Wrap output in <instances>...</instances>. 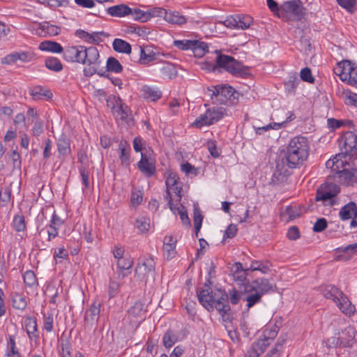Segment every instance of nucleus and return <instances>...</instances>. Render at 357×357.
<instances>
[{
	"mask_svg": "<svg viewBox=\"0 0 357 357\" xmlns=\"http://www.w3.org/2000/svg\"><path fill=\"white\" fill-rule=\"evenodd\" d=\"M309 155V142L303 136L292 138L286 149L281 153V165L291 169L299 167Z\"/></svg>",
	"mask_w": 357,
	"mask_h": 357,
	"instance_id": "f257e3e1",
	"label": "nucleus"
},
{
	"mask_svg": "<svg viewBox=\"0 0 357 357\" xmlns=\"http://www.w3.org/2000/svg\"><path fill=\"white\" fill-rule=\"evenodd\" d=\"M63 57L67 62L93 66L92 67H98L101 63L99 52L94 46H67L63 49Z\"/></svg>",
	"mask_w": 357,
	"mask_h": 357,
	"instance_id": "f03ea898",
	"label": "nucleus"
},
{
	"mask_svg": "<svg viewBox=\"0 0 357 357\" xmlns=\"http://www.w3.org/2000/svg\"><path fill=\"white\" fill-rule=\"evenodd\" d=\"M215 52L217 56L213 70H215L216 68H222L232 75L240 77H247L250 75L249 67L244 66L233 56L222 54L218 50Z\"/></svg>",
	"mask_w": 357,
	"mask_h": 357,
	"instance_id": "7ed1b4c3",
	"label": "nucleus"
},
{
	"mask_svg": "<svg viewBox=\"0 0 357 357\" xmlns=\"http://www.w3.org/2000/svg\"><path fill=\"white\" fill-rule=\"evenodd\" d=\"M207 93L213 102L221 105H235L238 102V93L227 84L211 86L208 88Z\"/></svg>",
	"mask_w": 357,
	"mask_h": 357,
	"instance_id": "20e7f679",
	"label": "nucleus"
},
{
	"mask_svg": "<svg viewBox=\"0 0 357 357\" xmlns=\"http://www.w3.org/2000/svg\"><path fill=\"white\" fill-rule=\"evenodd\" d=\"M340 192L337 184L326 181L317 189L314 200L321 202L325 206L332 207L337 204V196Z\"/></svg>",
	"mask_w": 357,
	"mask_h": 357,
	"instance_id": "39448f33",
	"label": "nucleus"
},
{
	"mask_svg": "<svg viewBox=\"0 0 357 357\" xmlns=\"http://www.w3.org/2000/svg\"><path fill=\"white\" fill-rule=\"evenodd\" d=\"M278 333V330L276 326L266 328L264 331L261 337L252 343L244 357H259L266 351L271 342L276 337Z\"/></svg>",
	"mask_w": 357,
	"mask_h": 357,
	"instance_id": "423d86ee",
	"label": "nucleus"
},
{
	"mask_svg": "<svg viewBox=\"0 0 357 357\" xmlns=\"http://www.w3.org/2000/svg\"><path fill=\"white\" fill-rule=\"evenodd\" d=\"M305 15V8L300 0H290L282 4L280 17L285 21H300Z\"/></svg>",
	"mask_w": 357,
	"mask_h": 357,
	"instance_id": "0eeeda50",
	"label": "nucleus"
},
{
	"mask_svg": "<svg viewBox=\"0 0 357 357\" xmlns=\"http://www.w3.org/2000/svg\"><path fill=\"white\" fill-rule=\"evenodd\" d=\"M335 70L342 82H347L351 86L357 84V65L354 62L343 60L338 63Z\"/></svg>",
	"mask_w": 357,
	"mask_h": 357,
	"instance_id": "6e6552de",
	"label": "nucleus"
},
{
	"mask_svg": "<svg viewBox=\"0 0 357 357\" xmlns=\"http://www.w3.org/2000/svg\"><path fill=\"white\" fill-rule=\"evenodd\" d=\"M214 307L225 321H231L229 294L225 290L217 289L215 291Z\"/></svg>",
	"mask_w": 357,
	"mask_h": 357,
	"instance_id": "1a4fd4ad",
	"label": "nucleus"
},
{
	"mask_svg": "<svg viewBox=\"0 0 357 357\" xmlns=\"http://www.w3.org/2000/svg\"><path fill=\"white\" fill-rule=\"evenodd\" d=\"M155 265L151 257L139 258L135 268V275L140 280L146 282L149 277L154 278Z\"/></svg>",
	"mask_w": 357,
	"mask_h": 357,
	"instance_id": "9d476101",
	"label": "nucleus"
},
{
	"mask_svg": "<svg viewBox=\"0 0 357 357\" xmlns=\"http://www.w3.org/2000/svg\"><path fill=\"white\" fill-rule=\"evenodd\" d=\"M155 158L151 156V153H141V159L137 162L139 170L146 177L150 178L156 174Z\"/></svg>",
	"mask_w": 357,
	"mask_h": 357,
	"instance_id": "9b49d317",
	"label": "nucleus"
},
{
	"mask_svg": "<svg viewBox=\"0 0 357 357\" xmlns=\"http://www.w3.org/2000/svg\"><path fill=\"white\" fill-rule=\"evenodd\" d=\"M197 295L199 302L204 308L208 311L213 310L215 291H212L208 284H204L203 287L197 288Z\"/></svg>",
	"mask_w": 357,
	"mask_h": 357,
	"instance_id": "f8f14e48",
	"label": "nucleus"
},
{
	"mask_svg": "<svg viewBox=\"0 0 357 357\" xmlns=\"http://www.w3.org/2000/svg\"><path fill=\"white\" fill-rule=\"evenodd\" d=\"M344 142L342 153L348 155H354L357 152V131H347L342 137Z\"/></svg>",
	"mask_w": 357,
	"mask_h": 357,
	"instance_id": "ddd939ff",
	"label": "nucleus"
},
{
	"mask_svg": "<svg viewBox=\"0 0 357 357\" xmlns=\"http://www.w3.org/2000/svg\"><path fill=\"white\" fill-rule=\"evenodd\" d=\"M251 287V289L257 291L261 296L264 294L274 292L276 285L271 282L268 279L261 278L253 280L251 282H246Z\"/></svg>",
	"mask_w": 357,
	"mask_h": 357,
	"instance_id": "4468645a",
	"label": "nucleus"
},
{
	"mask_svg": "<svg viewBox=\"0 0 357 357\" xmlns=\"http://www.w3.org/2000/svg\"><path fill=\"white\" fill-rule=\"evenodd\" d=\"M243 301L246 302L248 309L261 302L262 296L255 290L251 289L248 284H243Z\"/></svg>",
	"mask_w": 357,
	"mask_h": 357,
	"instance_id": "2eb2a0df",
	"label": "nucleus"
},
{
	"mask_svg": "<svg viewBox=\"0 0 357 357\" xmlns=\"http://www.w3.org/2000/svg\"><path fill=\"white\" fill-rule=\"evenodd\" d=\"M70 142V138L65 133H62L56 139L59 158H65L71 153Z\"/></svg>",
	"mask_w": 357,
	"mask_h": 357,
	"instance_id": "dca6fc26",
	"label": "nucleus"
},
{
	"mask_svg": "<svg viewBox=\"0 0 357 357\" xmlns=\"http://www.w3.org/2000/svg\"><path fill=\"white\" fill-rule=\"evenodd\" d=\"M114 100L116 104V107L118 108L117 112L119 115H120V118L121 120L126 121L127 123H129L130 121H132V119L130 117V108L123 102L121 98L119 96H109L107 98V105H109V102Z\"/></svg>",
	"mask_w": 357,
	"mask_h": 357,
	"instance_id": "f3484780",
	"label": "nucleus"
},
{
	"mask_svg": "<svg viewBox=\"0 0 357 357\" xmlns=\"http://www.w3.org/2000/svg\"><path fill=\"white\" fill-rule=\"evenodd\" d=\"M101 305L100 301H94L90 305L89 309L84 313V321L89 323L91 326L94 321H97L99 319Z\"/></svg>",
	"mask_w": 357,
	"mask_h": 357,
	"instance_id": "a211bd4d",
	"label": "nucleus"
},
{
	"mask_svg": "<svg viewBox=\"0 0 357 357\" xmlns=\"http://www.w3.org/2000/svg\"><path fill=\"white\" fill-rule=\"evenodd\" d=\"M338 177L340 182L346 186L357 184V168L351 170L344 169L342 171H338Z\"/></svg>",
	"mask_w": 357,
	"mask_h": 357,
	"instance_id": "6ab92c4d",
	"label": "nucleus"
},
{
	"mask_svg": "<svg viewBox=\"0 0 357 357\" xmlns=\"http://www.w3.org/2000/svg\"><path fill=\"white\" fill-rule=\"evenodd\" d=\"M177 240L172 236H166L163 240L164 256L167 260H171L176 257V245Z\"/></svg>",
	"mask_w": 357,
	"mask_h": 357,
	"instance_id": "aec40b11",
	"label": "nucleus"
},
{
	"mask_svg": "<svg viewBox=\"0 0 357 357\" xmlns=\"http://www.w3.org/2000/svg\"><path fill=\"white\" fill-rule=\"evenodd\" d=\"M119 159L123 166L128 168L130 165L131 148L126 140H121L119 144Z\"/></svg>",
	"mask_w": 357,
	"mask_h": 357,
	"instance_id": "412c9836",
	"label": "nucleus"
},
{
	"mask_svg": "<svg viewBox=\"0 0 357 357\" xmlns=\"http://www.w3.org/2000/svg\"><path fill=\"white\" fill-rule=\"evenodd\" d=\"M356 213V203L351 201L340 208L339 211V217L341 220L346 221L353 219Z\"/></svg>",
	"mask_w": 357,
	"mask_h": 357,
	"instance_id": "4be33fe9",
	"label": "nucleus"
},
{
	"mask_svg": "<svg viewBox=\"0 0 357 357\" xmlns=\"http://www.w3.org/2000/svg\"><path fill=\"white\" fill-rule=\"evenodd\" d=\"M340 310L347 316L351 317L355 312L356 308L347 296L343 293L339 301L335 303Z\"/></svg>",
	"mask_w": 357,
	"mask_h": 357,
	"instance_id": "5701e85b",
	"label": "nucleus"
},
{
	"mask_svg": "<svg viewBox=\"0 0 357 357\" xmlns=\"http://www.w3.org/2000/svg\"><path fill=\"white\" fill-rule=\"evenodd\" d=\"M107 13L112 17H124L130 16L131 8L124 3L115 5L107 9Z\"/></svg>",
	"mask_w": 357,
	"mask_h": 357,
	"instance_id": "b1692460",
	"label": "nucleus"
},
{
	"mask_svg": "<svg viewBox=\"0 0 357 357\" xmlns=\"http://www.w3.org/2000/svg\"><path fill=\"white\" fill-rule=\"evenodd\" d=\"M354 330L351 327L345 328L339 333L341 347H351L354 342Z\"/></svg>",
	"mask_w": 357,
	"mask_h": 357,
	"instance_id": "393cba45",
	"label": "nucleus"
},
{
	"mask_svg": "<svg viewBox=\"0 0 357 357\" xmlns=\"http://www.w3.org/2000/svg\"><path fill=\"white\" fill-rule=\"evenodd\" d=\"M137 56H139L137 62L143 65H146L150 62L155 61L157 58L156 54L154 52L150 50H146L142 47H139L137 49V52L135 59H137Z\"/></svg>",
	"mask_w": 357,
	"mask_h": 357,
	"instance_id": "a878e982",
	"label": "nucleus"
},
{
	"mask_svg": "<svg viewBox=\"0 0 357 357\" xmlns=\"http://www.w3.org/2000/svg\"><path fill=\"white\" fill-rule=\"evenodd\" d=\"M30 95L34 100H40L43 99L50 100L53 96L50 89H45L41 86H36L31 89Z\"/></svg>",
	"mask_w": 357,
	"mask_h": 357,
	"instance_id": "bb28decb",
	"label": "nucleus"
},
{
	"mask_svg": "<svg viewBox=\"0 0 357 357\" xmlns=\"http://www.w3.org/2000/svg\"><path fill=\"white\" fill-rule=\"evenodd\" d=\"M133 266V260L130 257L119 259L117 260V268L119 269V276L122 278L130 274V269Z\"/></svg>",
	"mask_w": 357,
	"mask_h": 357,
	"instance_id": "cd10ccee",
	"label": "nucleus"
},
{
	"mask_svg": "<svg viewBox=\"0 0 357 357\" xmlns=\"http://www.w3.org/2000/svg\"><path fill=\"white\" fill-rule=\"evenodd\" d=\"M324 296L327 299L333 300L335 303L339 301L343 292L335 285L328 284L321 289Z\"/></svg>",
	"mask_w": 357,
	"mask_h": 357,
	"instance_id": "c85d7f7f",
	"label": "nucleus"
},
{
	"mask_svg": "<svg viewBox=\"0 0 357 357\" xmlns=\"http://www.w3.org/2000/svg\"><path fill=\"white\" fill-rule=\"evenodd\" d=\"M141 91L144 98L150 99L152 101H156L162 97V92L157 87L144 85Z\"/></svg>",
	"mask_w": 357,
	"mask_h": 357,
	"instance_id": "c756f323",
	"label": "nucleus"
},
{
	"mask_svg": "<svg viewBox=\"0 0 357 357\" xmlns=\"http://www.w3.org/2000/svg\"><path fill=\"white\" fill-rule=\"evenodd\" d=\"M300 82L301 79L298 77L296 73L290 74L284 83L285 91L289 94L294 95L296 93V89Z\"/></svg>",
	"mask_w": 357,
	"mask_h": 357,
	"instance_id": "7c9ffc66",
	"label": "nucleus"
},
{
	"mask_svg": "<svg viewBox=\"0 0 357 357\" xmlns=\"http://www.w3.org/2000/svg\"><path fill=\"white\" fill-rule=\"evenodd\" d=\"M39 29L41 30L40 34L43 33V36H55L61 32V27L47 22L40 23Z\"/></svg>",
	"mask_w": 357,
	"mask_h": 357,
	"instance_id": "2f4dec72",
	"label": "nucleus"
},
{
	"mask_svg": "<svg viewBox=\"0 0 357 357\" xmlns=\"http://www.w3.org/2000/svg\"><path fill=\"white\" fill-rule=\"evenodd\" d=\"M165 20L171 24L182 25L186 23L187 19L178 11H168L165 15Z\"/></svg>",
	"mask_w": 357,
	"mask_h": 357,
	"instance_id": "473e14b6",
	"label": "nucleus"
},
{
	"mask_svg": "<svg viewBox=\"0 0 357 357\" xmlns=\"http://www.w3.org/2000/svg\"><path fill=\"white\" fill-rule=\"evenodd\" d=\"M39 49L42 51L51 52L54 53H61L63 51V47L57 42L45 40L39 45Z\"/></svg>",
	"mask_w": 357,
	"mask_h": 357,
	"instance_id": "72a5a7b5",
	"label": "nucleus"
},
{
	"mask_svg": "<svg viewBox=\"0 0 357 357\" xmlns=\"http://www.w3.org/2000/svg\"><path fill=\"white\" fill-rule=\"evenodd\" d=\"M113 49L119 53L130 54L132 47L129 43L121 39L116 38L114 40L112 43Z\"/></svg>",
	"mask_w": 357,
	"mask_h": 357,
	"instance_id": "f704fd0d",
	"label": "nucleus"
},
{
	"mask_svg": "<svg viewBox=\"0 0 357 357\" xmlns=\"http://www.w3.org/2000/svg\"><path fill=\"white\" fill-rule=\"evenodd\" d=\"M225 111V109L222 107H212L206 109V112L211 124L213 125L224 117Z\"/></svg>",
	"mask_w": 357,
	"mask_h": 357,
	"instance_id": "c9c22d12",
	"label": "nucleus"
},
{
	"mask_svg": "<svg viewBox=\"0 0 357 357\" xmlns=\"http://www.w3.org/2000/svg\"><path fill=\"white\" fill-rule=\"evenodd\" d=\"M233 268H235L233 273L234 280L242 282L241 285L245 284L244 282L246 280L247 271H249V269H244L241 262L235 263Z\"/></svg>",
	"mask_w": 357,
	"mask_h": 357,
	"instance_id": "e433bc0d",
	"label": "nucleus"
},
{
	"mask_svg": "<svg viewBox=\"0 0 357 357\" xmlns=\"http://www.w3.org/2000/svg\"><path fill=\"white\" fill-rule=\"evenodd\" d=\"M178 340V339L176 333L172 329H168L162 337L163 346L167 349H169L173 347Z\"/></svg>",
	"mask_w": 357,
	"mask_h": 357,
	"instance_id": "4c0bfd02",
	"label": "nucleus"
},
{
	"mask_svg": "<svg viewBox=\"0 0 357 357\" xmlns=\"http://www.w3.org/2000/svg\"><path fill=\"white\" fill-rule=\"evenodd\" d=\"M160 73L164 79H172L177 76L178 72L174 65L170 63H166L160 68Z\"/></svg>",
	"mask_w": 357,
	"mask_h": 357,
	"instance_id": "58836bf2",
	"label": "nucleus"
},
{
	"mask_svg": "<svg viewBox=\"0 0 357 357\" xmlns=\"http://www.w3.org/2000/svg\"><path fill=\"white\" fill-rule=\"evenodd\" d=\"M45 65L47 68L54 72H60L63 70V65L56 57L50 56L46 58Z\"/></svg>",
	"mask_w": 357,
	"mask_h": 357,
	"instance_id": "ea45409f",
	"label": "nucleus"
},
{
	"mask_svg": "<svg viewBox=\"0 0 357 357\" xmlns=\"http://www.w3.org/2000/svg\"><path fill=\"white\" fill-rule=\"evenodd\" d=\"M13 228L17 232L24 231L26 228L25 218L22 213L15 215L12 222Z\"/></svg>",
	"mask_w": 357,
	"mask_h": 357,
	"instance_id": "a19ab883",
	"label": "nucleus"
},
{
	"mask_svg": "<svg viewBox=\"0 0 357 357\" xmlns=\"http://www.w3.org/2000/svg\"><path fill=\"white\" fill-rule=\"evenodd\" d=\"M128 313L133 317H141L144 319L146 310L144 309V304L141 301H137L129 309Z\"/></svg>",
	"mask_w": 357,
	"mask_h": 357,
	"instance_id": "79ce46f5",
	"label": "nucleus"
},
{
	"mask_svg": "<svg viewBox=\"0 0 357 357\" xmlns=\"http://www.w3.org/2000/svg\"><path fill=\"white\" fill-rule=\"evenodd\" d=\"M243 284L239 287L238 290H237L235 288H233L232 289L229 290L228 294L229 300L230 301L231 304L236 305L239 303L240 301H243Z\"/></svg>",
	"mask_w": 357,
	"mask_h": 357,
	"instance_id": "37998d69",
	"label": "nucleus"
},
{
	"mask_svg": "<svg viewBox=\"0 0 357 357\" xmlns=\"http://www.w3.org/2000/svg\"><path fill=\"white\" fill-rule=\"evenodd\" d=\"M6 357H21V355L16 347L15 338L13 335H10L7 342Z\"/></svg>",
	"mask_w": 357,
	"mask_h": 357,
	"instance_id": "c03bdc74",
	"label": "nucleus"
},
{
	"mask_svg": "<svg viewBox=\"0 0 357 357\" xmlns=\"http://www.w3.org/2000/svg\"><path fill=\"white\" fill-rule=\"evenodd\" d=\"M134 225L139 232H146L150 228V219L149 218L140 216L135 220Z\"/></svg>",
	"mask_w": 357,
	"mask_h": 357,
	"instance_id": "a18cd8bd",
	"label": "nucleus"
},
{
	"mask_svg": "<svg viewBox=\"0 0 357 357\" xmlns=\"http://www.w3.org/2000/svg\"><path fill=\"white\" fill-rule=\"evenodd\" d=\"M107 70L115 73H119L123 71V66L120 62L114 57H109L106 65Z\"/></svg>",
	"mask_w": 357,
	"mask_h": 357,
	"instance_id": "49530a36",
	"label": "nucleus"
},
{
	"mask_svg": "<svg viewBox=\"0 0 357 357\" xmlns=\"http://www.w3.org/2000/svg\"><path fill=\"white\" fill-rule=\"evenodd\" d=\"M130 16H131L134 20L140 22H146L149 21L147 10L144 11L137 8H131Z\"/></svg>",
	"mask_w": 357,
	"mask_h": 357,
	"instance_id": "de8ad7c7",
	"label": "nucleus"
},
{
	"mask_svg": "<svg viewBox=\"0 0 357 357\" xmlns=\"http://www.w3.org/2000/svg\"><path fill=\"white\" fill-rule=\"evenodd\" d=\"M237 18V29H246L250 26L253 22V19L250 15H236Z\"/></svg>",
	"mask_w": 357,
	"mask_h": 357,
	"instance_id": "09e8293b",
	"label": "nucleus"
},
{
	"mask_svg": "<svg viewBox=\"0 0 357 357\" xmlns=\"http://www.w3.org/2000/svg\"><path fill=\"white\" fill-rule=\"evenodd\" d=\"M27 303L26 297L19 293H15L13 297V306L14 308L23 310L26 308Z\"/></svg>",
	"mask_w": 357,
	"mask_h": 357,
	"instance_id": "8fccbe9b",
	"label": "nucleus"
},
{
	"mask_svg": "<svg viewBox=\"0 0 357 357\" xmlns=\"http://www.w3.org/2000/svg\"><path fill=\"white\" fill-rule=\"evenodd\" d=\"M90 70V74L89 75H92L93 74H96L97 73L98 75H99L100 76H102V77H105L107 78H108L109 79L111 80L112 83L114 85V86H118L120 89L121 88V85H122V81L121 79L119 78H117V77H111L109 75H106V73L105 72H102V71H98L97 70V68L96 67H92L89 69Z\"/></svg>",
	"mask_w": 357,
	"mask_h": 357,
	"instance_id": "3c124183",
	"label": "nucleus"
},
{
	"mask_svg": "<svg viewBox=\"0 0 357 357\" xmlns=\"http://www.w3.org/2000/svg\"><path fill=\"white\" fill-rule=\"evenodd\" d=\"M174 45L181 50H192L193 48H195L196 43L191 40H177L174 41Z\"/></svg>",
	"mask_w": 357,
	"mask_h": 357,
	"instance_id": "603ef678",
	"label": "nucleus"
},
{
	"mask_svg": "<svg viewBox=\"0 0 357 357\" xmlns=\"http://www.w3.org/2000/svg\"><path fill=\"white\" fill-rule=\"evenodd\" d=\"M192 126L201 128L204 126H208L212 125L208 115L206 114V112L204 114L199 115L195 121L192 123Z\"/></svg>",
	"mask_w": 357,
	"mask_h": 357,
	"instance_id": "864d4df0",
	"label": "nucleus"
},
{
	"mask_svg": "<svg viewBox=\"0 0 357 357\" xmlns=\"http://www.w3.org/2000/svg\"><path fill=\"white\" fill-rule=\"evenodd\" d=\"M24 326L27 334L37 332L38 325L36 319L33 317H26L24 319Z\"/></svg>",
	"mask_w": 357,
	"mask_h": 357,
	"instance_id": "5fc2aeb1",
	"label": "nucleus"
},
{
	"mask_svg": "<svg viewBox=\"0 0 357 357\" xmlns=\"http://www.w3.org/2000/svg\"><path fill=\"white\" fill-rule=\"evenodd\" d=\"M282 126V123H271L266 126L262 127H254V128L257 135H263L265 132L268 131L271 129L279 130Z\"/></svg>",
	"mask_w": 357,
	"mask_h": 357,
	"instance_id": "6e6d98bb",
	"label": "nucleus"
},
{
	"mask_svg": "<svg viewBox=\"0 0 357 357\" xmlns=\"http://www.w3.org/2000/svg\"><path fill=\"white\" fill-rule=\"evenodd\" d=\"M54 315L52 312L43 314V329L50 333L53 330Z\"/></svg>",
	"mask_w": 357,
	"mask_h": 357,
	"instance_id": "4d7b16f0",
	"label": "nucleus"
},
{
	"mask_svg": "<svg viewBox=\"0 0 357 357\" xmlns=\"http://www.w3.org/2000/svg\"><path fill=\"white\" fill-rule=\"evenodd\" d=\"M194 42L196 43V45H195V48H193L192 51L195 54L201 56L206 52H208V46L206 43L200 42L197 40H194Z\"/></svg>",
	"mask_w": 357,
	"mask_h": 357,
	"instance_id": "13d9d810",
	"label": "nucleus"
},
{
	"mask_svg": "<svg viewBox=\"0 0 357 357\" xmlns=\"http://www.w3.org/2000/svg\"><path fill=\"white\" fill-rule=\"evenodd\" d=\"M148 20L155 17H160L165 19V15L167 13V10L160 7H155L147 10Z\"/></svg>",
	"mask_w": 357,
	"mask_h": 357,
	"instance_id": "bf43d9fd",
	"label": "nucleus"
},
{
	"mask_svg": "<svg viewBox=\"0 0 357 357\" xmlns=\"http://www.w3.org/2000/svg\"><path fill=\"white\" fill-rule=\"evenodd\" d=\"M24 282L28 287H33L37 283V278L33 271H26L24 275Z\"/></svg>",
	"mask_w": 357,
	"mask_h": 357,
	"instance_id": "052dcab7",
	"label": "nucleus"
},
{
	"mask_svg": "<svg viewBox=\"0 0 357 357\" xmlns=\"http://www.w3.org/2000/svg\"><path fill=\"white\" fill-rule=\"evenodd\" d=\"M120 284L119 282L110 279L108 284L109 298H112L116 296L119 291Z\"/></svg>",
	"mask_w": 357,
	"mask_h": 357,
	"instance_id": "680f3d73",
	"label": "nucleus"
},
{
	"mask_svg": "<svg viewBox=\"0 0 357 357\" xmlns=\"http://www.w3.org/2000/svg\"><path fill=\"white\" fill-rule=\"evenodd\" d=\"M42 4L47 3L50 7L57 8L60 6L66 7L68 5V0H37Z\"/></svg>",
	"mask_w": 357,
	"mask_h": 357,
	"instance_id": "e2e57ef3",
	"label": "nucleus"
},
{
	"mask_svg": "<svg viewBox=\"0 0 357 357\" xmlns=\"http://www.w3.org/2000/svg\"><path fill=\"white\" fill-rule=\"evenodd\" d=\"M337 3L343 8L353 13L354 8L357 5V0H336Z\"/></svg>",
	"mask_w": 357,
	"mask_h": 357,
	"instance_id": "0e129e2a",
	"label": "nucleus"
},
{
	"mask_svg": "<svg viewBox=\"0 0 357 357\" xmlns=\"http://www.w3.org/2000/svg\"><path fill=\"white\" fill-rule=\"evenodd\" d=\"M59 355L61 357H71V346L68 340L61 341Z\"/></svg>",
	"mask_w": 357,
	"mask_h": 357,
	"instance_id": "69168bd1",
	"label": "nucleus"
},
{
	"mask_svg": "<svg viewBox=\"0 0 357 357\" xmlns=\"http://www.w3.org/2000/svg\"><path fill=\"white\" fill-rule=\"evenodd\" d=\"M301 79L306 82L313 84L314 82V77L312 75L310 68L305 67L301 70L300 73Z\"/></svg>",
	"mask_w": 357,
	"mask_h": 357,
	"instance_id": "338daca9",
	"label": "nucleus"
},
{
	"mask_svg": "<svg viewBox=\"0 0 357 357\" xmlns=\"http://www.w3.org/2000/svg\"><path fill=\"white\" fill-rule=\"evenodd\" d=\"M12 196V190L10 188L6 187L0 191V202L2 206H5L10 200Z\"/></svg>",
	"mask_w": 357,
	"mask_h": 357,
	"instance_id": "774afa93",
	"label": "nucleus"
}]
</instances>
